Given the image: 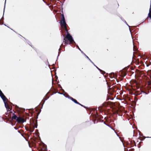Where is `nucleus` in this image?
<instances>
[{
	"label": "nucleus",
	"instance_id": "1",
	"mask_svg": "<svg viewBox=\"0 0 151 151\" xmlns=\"http://www.w3.org/2000/svg\"><path fill=\"white\" fill-rule=\"evenodd\" d=\"M67 34L65 37V38L63 40V42H64V44L65 45L67 44L68 43V41L65 39V38L67 39L70 42H72L73 41V38L72 36L68 33L67 30Z\"/></svg>",
	"mask_w": 151,
	"mask_h": 151
},
{
	"label": "nucleus",
	"instance_id": "2",
	"mask_svg": "<svg viewBox=\"0 0 151 151\" xmlns=\"http://www.w3.org/2000/svg\"><path fill=\"white\" fill-rule=\"evenodd\" d=\"M60 25L61 27L64 28L66 30V24L65 22V19L63 14L62 15Z\"/></svg>",
	"mask_w": 151,
	"mask_h": 151
},
{
	"label": "nucleus",
	"instance_id": "3",
	"mask_svg": "<svg viewBox=\"0 0 151 151\" xmlns=\"http://www.w3.org/2000/svg\"><path fill=\"white\" fill-rule=\"evenodd\" d=\"M0 96L1 97V98L2 99L4 102L5 101H6V100L7 99L6 98V97L4 96L3 93H2V92L1 91H0Z\"/></svg>",
	"mask_w": 151,
	"mask_h": 151
},
{
	"label": "nucleus",
	"instance_id": "4",
	"mask_svg": "<svg viewBox=\"0 0 151 151\" xmlns=\"http://www.w3.org/2000/svg\"><path fill=\"white\" fill-rule=\"evenodd\" d=\"M17 120L19 123H23L24 122V119L21 117H18L17 119Z\"/></svg>",
	"mask_w": 151,
	"mask_h": 151
},
{
	"label": "nucleus",
	"instance_id": "5",
	"mask_svg": "<svg viewBox=\"0 0 151 151\" xmlns=\"http://www.w3.org/2000/svg\"><path fill=\"white\" fill-rule=\"evenodd\" d=\"M70 99L73 101L75 103L78 104L82 106H83V105H81V104H80L78 102L76 99H75L71 97H70Z\"/></svg>",
	"mask_w": 151,
	"mask_h": 151
},
{
	"label": "nucleus",
	"instance_id": "6",
	"mask_svg": "<svg viewBox=\"0 0 151 151\" xmlns=\"http://www.w3.org/2000/svg\"><path fill=\"white\" fill-rule=\"evenodd\" d=\"M18 117H17V116L16 115H14L13 116H12V119H16L17 120V119Z\"/></svg>",
	"mask_w": 151,
	"mask_h": 151
},
{
	"label": "nucleus",
	"instance_id": "7",
	"mask_svg": "<svg viewBox=\"0 0 151 151\" xmlns=\"http://www.w3.org/2000/svg\"><path fill=\"white\" fill-rule=\"evenodd\" d=\"M5 101L4 102L5 105V107L6 108V109H7L8 108H9V106L8 105V104L5 102Z\"/></svg>",
	"mask_w": 151,
	"mask_h": 151
},
{
	"label": "nucleus",
	"instance_id": "8",
	"mask_svg": "<svg viewBox=\"0 0 151 151\" xmlns=\"http://www.w3.org/2000/svg\"><path fill=\"white\" fill-rule=\"evenodd\" d=\"M151 13V4H150V9H149V14H150Z\"/></svg>",
	"mask_w": 151,
	"mask_h": 151
},
{
	"label": "nucleus",
	"instance_id": "9",
	"mask_svg": "<svg viewBox=\"0 0 151 151\" xmlns=\"http://www.w3.org/2000/svg\"><path fill=\"white\" fill-rule=\"evenodd\" d=\"M148 17L151 19V13L149 14V13L148 14Z\"/></svg>",
	"mask_w": 151,
	"mask_h": 151
},
{
	"label": "nucleus",
	"instance_id": "10",
	"mask_svg": "<svg viewBox=\"0 0 151 151\" xmlns=\"http://www.w3.org/2000/svg\"><path fill=\"white\" fill-rule=\"evenodd\" d=\"M96 68H98L99 70H100V69H99V68H98L97 67H96Z\"/></svg>",
	"mask_w": 151,
	"mask_h": 151
},
{
	"label": "nucleus",
	"instance_id": "11",
	"mask_svg": "<svg viewBox=\"0 0 151 151\" xmlns=\"http://www.w3.org/2000/svg\"><path fill=\"white\" fill-rule=\"evenodd\" d=\"M86 57H87V58H88L89 59V60H90V59L87 56Z\"/></svg>",
	"mask_w": 151,
	"mask_h": 151
}]
</instances>
